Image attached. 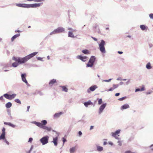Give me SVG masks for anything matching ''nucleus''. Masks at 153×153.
Instances as JSON below:
<instances>
[{
    "mask_svg": "<svg viewBox=\"0 0 153 153\" xmlns=\"http://www.w3.org/2000/svg\"><path fill=\"white\" fill-rule=\"evenodd\" d=\"M37 53L38 52H34L23 58L13 57V59L16 62L13 63V67H16L19 64L25 63L30 58L36 55Z\"/></svg>",
    "mask_w": 153,
    "mask_h": 153,
    "instance_id": "f257e3e1",
    "label": "nucleus"
},
{
    "mask_svg": "<svg viewBox=\"0 0 153 153\" xmlns=\"http://www.w3.org/2000/svg\"><path fill=\"white\" fill-rule=\"evenodd\" d=\"M31 123H32L35 124L41 128L46 130L48 131H50L52 130L51 127H48L46 126L47 123V122L46 120H43L41 121V123L37 122L36 121H32Z\"/></svg>",
    "mask_w": 153,
    "mask_h": 153,
    "instance_id": "f03ea898",
    "label": "nucleus"
},
{
    "mask_svg": "<svg viewBox=\"0 0 153 153\" xmlns=\"http://www.w3.org/2000/svg\"><path fill=\"white\" fill-rule=\"evenodd\" d=\"M49 137L48 135L43 136L39 140L40 142L43 145L47 144L48 142Z\"/></svg>",
    "mask_w": 153,
    "mask_h": 153,
    "instance_id": "7ed1b4c3",
    "label": "nucleus"
},
{
    "mask_svg": "<svg viewBox=\"0 0 153 153\" xmlns=\"http://www.w3.org/2000/svg\"><path fill=\"white\" fill-rule=\"evenodd\" d=\"M16 96L15 94H8L7 93L4 94L3 96L7 99L9 100H12L14 99Z\"/></svg>",
    "mask_w": 153,
    "mask_h": 153,
    "instance_id": "20e7f679",
    "label": "nucleus"
},
{
    "mask_svg": "<svg viewBox=\"0 0 153 153\" xmlns=\"http://www.w3.org/2000/svg\"><path fill=\"white\" fill-rule=\"evenodd\" d=\"M65 30L62 27H59L56 29L54 30L53 32H51L50 35H52L54 34H56L59 33H62Z\"/></svg>",
    "mask_w": 153,
    "mask_h": 153,
    "instance_id": "39448f33",
    "label": "nucleus"
},
{
    "mask_svg": "<svg viewBox=\"0 0 153 153\" xmlns=\"http://www.w3.org/2000/svg\"><path fill=\"white\" fill-rule=\"evenodd\" d=\"M105 42L103 40H102L100 43L99 44V48L100 50L103 53H104L105 52L104 45Z\"/></svg>",
    "mask_w": 153,
    "mask_h": 153,
    "instance_id": "423d86ee",
    "label": "nucleus"
},
{
    "mask_svg": "<svg viewBox=\"0 0 153 153\" xmlns=\"http://www.w3.org/2000/svg\"><path fill=\"white\" fill-rule=\"evenodd\" d=\"M95 57L94 56H92L90 58L88 63L87 64L88 67H91L93 66L95 60Z\"/></svg>",
    "mask_w": 153,
    "mask_h": 153,
    "instance_id": "0eeeda50",
    "label": "nucleus"
},
{
    "mask_svg": "<svg viewBox=\"0 0 153 153\" xmlns=\"http://www.w3.org/2000/svg\"><path fill=\"white\" fill-rule=\"evenodd\" d=\"M107 105L106 103H104L102 104L100 106L98 114H100L102 113Z\"/></svg>",
    "mask_w": 153,
    "mask_h": 153,
    "instance_id": "6e6552de",
    "label": "nucleus"
},
{
    "mask_svg": "<svg viewBox=\"0 0 153 153\" xmlns=\"http://www.w3.org/2000/svg\"><path fill=\"white\" fill-rule=\"evenodd\" d=\"M97 88V87L96 85H94L91 86L87 90V92L90 93L91 91H93Z\"/></svg>",
    "mask_w": 153,
    "mask_h": 153,
    "instance_id": "1a4fd4ad",
    "label": "nucleus"
},
{
    "mask_svg": "<svg viewBox=\"0 0 153 153\" xmlns=\"http://www.w3.org/2000/svg\"><path fill=\"white\" fill-rule=\"evenodd\" d=\"M41 3H36L33 4H28V8H36L39 7L41 5Z\"/></svg>",
    "mask_w": 153,
    "mask_h": 153,
    "instance_id": "9d476101",
    "label": "nucleus"
},
{
    "mask_svg": "<svg viewBox=\"0 0 153 153\" xmlns=\"http://www.w3.org/2000/svg\"><path fill=\"white\" fill-rule=\"evenodd\" d=\"M76 57L77 59H79L83 62H85L87 60V57L86 56H82L81 55H79Z\"/></svg>",
    "mask_w": 153,
    "mask_h": 153,
    "instance_id": "9b49d317",
    "label": "nucleus"
},
{
    "mask_svg": "<svg viewBox=\"0 0 153 153\" xmlns=\"http://www.w3.org/2000/svg\"><path fill=\"white\" fill-rule=\"evenodd\" d=\"M22 81L26 84L27 83V81L26 79V74L25 73L22 74L21 75Z\"/></svg>",
    "mask_w": 153,
    "mask_h": 153,
    "instance_id": "f8f14e48",
    "label": "nucleus"
},
{
    "mask_svg": "<svg viewBox=\"0 0 153 153\" xmlns=\"http://www.w3.org/2000/svg\"><path fill=\"white\" fill-rule=\"evenodd\" d=\"M58 137L56 136L53 138V140L51 142H53L55 146H57L58 145Z\"/></svg>",
    "mask_w": 153,
    "mask_h": 153,
    "instance_id": "ddd939ff",
    "label": "nucleus"
},
{
    "mask_svg": "<svg viewBox=\"0 0 153 153\" xmlns=\"http://www.w3.org/2000/svg\"><path fill=\"white\" fill-rule=\"evenodd\" d=\"M17 6L25 8H28V4H16Z\"/></svg>",
    "mask_w": 153,
    "mask_h": 153,
    "instance_id": "4468645a",
    "label": "nucleus"
},
{
    "mask_svg": "<svg viewBox=\"0 0 153 153\" xmlns=\"http://www.w3.org/2000/svg\"><path fill=\"white\" fill-rule=\"evenodd\" d=\"M93 104V102L91 100H89L84 102V105L86 107H87L88 105H92Z\"/></svg>",
    "mask_w": 153,
    "mask_h": 153,
    "instance_id": "2eb2a0df",
    "label": "nucleus"
},
{
    "mask_svg": "<svg viewBox=\"0 0 153 153\" xmlns=\"http://www.w3.org/2000/svg\"><path fill=\"white\" fill-rule=\"evenodd\" d=\"M63 114L62 112H60L59 113H56L53 115V117L54 118H58L60 116Z\"/></svg>",
    "mask_w": 153,
    "mask_h": 153,
    "instance_id": "dca6fc26",
    "label": "nucleus"
},
{
    "mask_svg": "<svg viewBox=\"0 0 153 153\" xmlns=\"http://www.w3.org/2000/svg\"><path fill=\"white\" fill-rule=\"evenodd\" d=\"M145 90V86L144 85H142V88L141 89L139 88H137L135 89V92H137L138 91H144Z\"/></svg>",
    "mask_w": 153,
    "mask_h": 153,
    "instance_id": "f3484780",
    "label": "nucleus"
},
{
    "mask_svg": "<svg viewBox=\"0 0 153 153\" xmlns=\"http://www.w3.org/2000/svg\"><path fill=\"white\" fill-rule=\"evenodd\" d=\"M120 131L121 130L120 129H118L115 131L114 132H112L111 133L112 136H117V135H118V134L120 133Z\"/></svg>",
    "mask_w": 153,
    "mask_h": 153,
    "instance_id": "a211bd4d",
    "label": "nucleus"
},
{
    "mask_svg": "<svg viewBox=\"0 0 153 153\" xmlns=\"http://www.w3.org/2000/svg\"><path fill=\"white\" fill-rule=\"evenodd\" d=\"M129 107V106L127 104H126L123 105L121 108V110H124L127 108H128Z\"/></svg>",
    "mask_w": 153,
    "mask_h": 153,
    "instance_id": "6ab92c4d",
    "label": "nucleus"
},
{
    "mask_svg": "<svg viewBox=\"0 0 153 153\" xmlns=\"http://www.w3.org/2000/svg\"><path fill=\"white\" fill-rule=\"evenodd\" d=\"M56 80L55 79H51L50 80V81L49 84L50 86H52L56 82Z\"/></svg>",
    "mask_w": 153,
    "mask_h": 153,
    "instance_id": "aec40b11",
    "label": "nucleus"
},
{
    "mask_svg": "<svg viewBox=\"0 0 153 153\" xmlns=\"http://www.w3.org/2000/svg\"><path fill=\"white\" fill-rule=\"evenodd\" d=\"M59 86L62 88V91H65V92H67L68 91V89L67 88V87L65 86L60 85Z\"/></svg>",
    "mask_w": 153,
    "mask_h": 153,
    "instance_id": "412c9836",
    "label": "nucleus"
},
{
    "mask_svg": "<svg viewBox=\"0 0 153 153\" xmlns=\"http://www.w3.org/2000/svg\"><path fill=\"white\" fill-rule=\"evenodd\" d=\"M97 151L98 152H101L103 150V148L102 146H101L98 145L96 146Z\"/></svg>",
    "mask_w": 153,
    "mask_h": 153,
    "instance_id": "4be33fe9",
    "label": "nucleus"
},
{
    "mask_svg": "<svg viewBox=\"0 0 153 153\" xmlns=\"http://www.w3.org/2000/svg\"><path fill=\"white\" fill-rule=\"evenodd\" d=\"M20 36V34H18L13 36L11 39V41L13 42L14 40Z\"/></svg>",
    "mask_w": 153,
    "mask_h": 153,
    "instance_id": "5701e85b",
    "label": "nucleus"
},
{
    "mask_svg": "<svg viewBox=\"0 0 153 153\" xmlns=\"http://www.w3.org/2000/svg\"><path fill=\"white\" fill-rule=\"evenodd\" d=\"M12 105V104L10 102H8L5 104V107L7 108H10L11 107Z\"/></svg>",
    "mask_w": 153,
    "mask_h": 153,
    "instance_id": "b1692460",
    "label": "nucleus"
},
{
    "mask_svg": "<svg viewBox=\"0 0 153 153\" xmlns=\"http://www.w3.org/2000/svg\"><path fill=\"white\" fill-rule=\"evenodd\" d=\"M140 28L142 30H147L148 27L144 25H141L140 26Z\"/></svg>",
    "mask_w": 153,
    "mask_h": 153,
    "instance_id": "393cba45",
    "label": "nucleus"
},
{
    "mask_svg": "<svg viewBox=\"0 0 153 153\" xmlns=\"http://www.w3.org/2000/svg\"><path fill=\"white\" fill-rule=\"evenodd\" d=\"M6 134H1L0 135V140H4L5 139V138Z\"/></svg>",
    "mask_w": 153,
    "mask_h": 153,
    "instance_id": "a878e982",
    "label": "nucleus"
},
{
    "mask_svg": "<svg viewBox=\"0 0 153 153\" xmlns=\"http://www.w3.org/2000/svg\"><path fill=\"white\" fill-rule=\"evenodd\" d=\"M76 150V148L75 147H73L70 149V153H73Z\"/></svg>",
    "mask_w": 153,
    "mask_h": 153,
    "instance_id": "bb28decb",
    "label": "nucleus"
},
{
    "mask_svg": "<svg viewBox=\"0 0 153 153\" xmlns=\"http://www.w3.org/2000/svg\"><path fill=\"white\" fill-rule=\"evenodd\" d=\"M68 36L74 38V37L72 32L69 31L68 34Z\"/></svg>",
    "mask_w": 153,
    "mask_h": 153,
    "instance_id": "cd10ccee",
    "label": "nucleus"
},
{
    "mask_svg": "<svg viewBox=\"0 0 153 153\" xmlns=\"http://www.w3.org/2000/svg\"><path fill=\"white\" fill-rule=\"evenodd\" d=\"M82 52L85 54H88L90 53L89 51L86 49L82 50Z\"/></svg>",
    "mask_w": 153,
    "mask_h": 153,
    "instance_id": "c85d7f7f",
    "label": "nucleus"
},
{
    "mask_svg": "<svg viewBox=\"0 0 153 153\" xmlns=\"http://www.w3.org/2000/svg\"><path fill=\"white\" fill-rule=\"evenodd\" d=\"M97 100L98 102V104L99 105H100L102 104V100L101 98L99 99L97 98Z\"/></svg>",
    "mask_w": 153,
    "mask_h": 153,
    "instance_id": "c756f323",
    "label": "nucleus"
},
{
    "mask_svg": "<svg viewBox=\"0 0 153 153\" xmlns=\"http://www.w3.org/2000/svg\"><path fill=\"white\" fill-rule=\"evenodd\" d=\"M14 101L18 104H21V102L20 100L18 99H16L14 100Z\"/></svg>",
    "mask_w": 153,
    "mask_h": 153,
    "instance_id": "7c9ffc66",
    "label": "nucleus"
},
{
    "mask_svg": "<svg viewBox=\"0 0 153 153\" xmlns=\"http://www.w3.org/2000/svg\"><path fill=\"white\" fill-rule=\"evenodd\" d=\"M62 140L63 142L62 146H63L65 142H66L67 140L66 138L65 137H63L62 138Z\"/></svg>",
    "mask_w": 153,
    "mask_h": 153,
    "instance_id": "2f4dec72",
    "label": "nucleus"
},
{
    "mask_svg": "<svg viewBox=\"0 0 153 153\" xmlns=\"http://www.w3.org/2000/svg\"><path fill=\"white\" fill-rule=\"evenodd\" d=\"M7 113H8V115L10 117V119H12V117L11 116V114L10 111V110H7Z\"/></svg>",
    "mask_w": 153,
    "mask_h": 153,
    "instance_id": "473e14b6",
    "label": "nucleus"
},
{
    "mask_svg": "<svg viewBox=\"0 0 153 153\" xmlns=\"http://www.w3.org/2000/svg\"><path fill=\"white\" fill-rule=\"evenodd\" d=\"M44 0H27V1H33L35 2H41L44 1Z\"/></svg>",
    "mask_w": 153,
    "mask_h": 153,
    "instance_id": "72a5a7b5",
    "label": "nucleus"
},
{
    "mask_svg": "<svg viewBox=\"0 0 153 153\" xmlns=\"http://www.w3.org/2000/svg\"><path fill=\"white\" fill-rule=\"evenodd\" d=\"M123 142V141L122 140H119L117 142L119 146H121L122 145Z\"/></svg>",
    "mask_w": 153,
    "mask_h": 153,
    "instance_id": "f704fd0d",
    "label": "nucleus"
},
{
    "mask_svg": "<svg viewBox=\"0 0 153 153\" xmlns=\"http://www.w3.org/2000/svg\"><path fill=\"white\" fill-rule=\"evenodd\" d=\"M6 129L5 128L3 127L2 129V133L3 134H6L5 132Z\"/></svg>",
    "mask_w": 153,
    "mask_h": 153,
    "instance_id": "c9c22d12",
    "label": "nucleus"
},
{
    "mask_svg": "<svg viewBox=\"0 0 153 153\" xmlns=\"http://www.w3.org/2000/svg\"><path fill=\"white\" fill-rule=\"evenodd\" d=\"M126 98V96L125 97H121V98H119L118 99V100H119V101H123V100L125 99Z\"/></svg>",
    "mask_w": 153,
    "mask_h": 153,
    "instance_id": "e433bc0d",
    "label": "nucleus"
},
{
    "mask_svg": "<svg viewBox=\"0 0 153 153\" xmlns=\"http://www.w3.org/2000/svg\"><path fill=\"white\" fill-rule=\"evenodd\" d=\"M119 86V85L118 84H114L113 85V87L114 89H115Z\"/></svg>",
    "mask_w": 153,
    "mask_h": 153,
    "instance_id": "4c0bfd02",
    "label": "nucleus"
},
{
    "mask_svg": "<svg viewBox=\"0 0 153 153\" xmlns=\"http://www.w3.org/2000/svg\"><path fill=\"white\" fill-rule=\"evenodd\" d=\"M38 94H39L40 96H42L43 95V93L40 91H37Z\"/></svg>",
    "mask_w": 153,
    "mask_h": 153,
    "instance_id": "58836bf2",
    "label": "nucleus"
},
{
    "mask_svg": "<svg viewBox=\"0 0 153 153\" xmlns=\"http://www.w3.org/2000/svg\"><path fill=\"white\" fill-rule=\"evenodd\" d=\"M78 136L79 137H80L82 135V133L81 131H79L78 132Z\"/></svg>",
    "mask_w": 153,
    "mask_h": 153,
    "instance_id": "ea45409f",
    "label": "nucleus"
},
{
    "mask_svg": "<svg viewBox=\"0 0 153 153\" xmlns=\"http://www.w3.org/2000/svg\"><path fill=\"white\" fill-rule=\"evenodd\" d=\"M4 142L5 143L8 145H9V143L8 142V141L7 140V139L5 138L4 140Z\"/></svg>",
    "mask_w": 153,
    "mask_h": 153,
    "instance_id": "a19ab883",
    "label": "nucleus"
},
{
    "mask_svg": "<svg viewBox=\"0 0 153 153\" xmlns=\"http://www.w3.org/2000/svg\"><path fill=\"white\" fill-rule=\"evenodd\" d=\"M37 91H36L34 92H33V93H31V95H36L37 94H38L37 92Z\"/></svg>",
    "mask_w": 153,
    "mask_h": 153,
    "instance_id": "79ce46f5",
    "label": "nucleus"
},
{
    "mask_svg": "<svg viewBox=\"0 0 153 153\" xmlns=\"http://www.w3.org/2000/svg\"><path fill=\"white\" fill-rule=\"evenodd\" d=\"M33 140V139L32 138L30 137L29 139L28 142L29 143H31L32 142Z\"/></svg>",
    "mask_w": 153,
    "mask_h": 153,
    "instance_id": "37998d69",
    "label": "nucleus"
},
{
    "mask_svg": "<svg viewBox=\"0 0 153 153\" xmlns=\"http://www.w3.org/2000/svg\"><path fill=\"white\" fill-rule=\"evenodd\" d=\"M112 79H110L108 80H103V81L104 82H110Z\"/></svg>",
    "mask_w": 153,
    "mask_h": 153,
    "instance_id": "c03bdc74",
    "label": "nucleus"
},
{
    "mask_svg": "<svg viewBox=\"0 0 153 153\" xmlns=\"http://www.w3.org/2000/svg\"><path fill=\"white\" fill-rule=\"evenodd\" d=\"M152 92V91H148L146 93V95L149 94H150Z\"/></svg>",
    "mask_w": 153,
    "mask_h": 153,
    "instance_id": "a18cd8bd",
    "label": "nucleus"
},
{
    "mask_svg": "<svg viewBox=\"0 0 153 153\" xmlns=\"http://www.w3.org/2000/svg\"><path fill=\"white\" fill-rule=\"evenodd\" d=\"M114 89V88L111 87L109 89L107 90V91H112Z\"/></svg>",
    "mask_w": 153,
    "mask_h": 153,
    "instance_id": "49530a36",
    "label": "nucleus"
},
{
    "mask_svg": "<svg viewBox=\"0 0 153 153\" xmlns=\"http://www.w3.org/2000/svg\"><path fill=\"white\" fill-rule=\"evenodd\" d=\"M149 16L150 18L153 19V14L151 13L149 14Z\"/></svg>",
    "mask_w": 153,
    "mask_h": 153,
    "instance_id": "de8ad7c7",
    "label": "nucleus"
},
{
    "mask_svg": "<svg viewBox=\"0 0 153 153\" xmlns=\"http://www.w3.org/2000/svg\"><path fill=\"white\" fill-rule=\"evenodd\" d=\"M113 137H114L116 139L118 140H120L121 139L120 138L117 137V136H114Z\"/></svg>",
    "mask_w": 153,
    "mask_h": 153,
    "instance_id": "09e8293b",
    "label": "nucleus"
},
{
    "mask_svg": "<svg viewBox=\"0 0 153 153\" xmlns=\"http://www.w3.org/2000/svg\"><path fill=\"white\" fill-rule=\"evenodd\" d=\"M133 139V137H131L130 138H129L128 139V142H129L131 141Z\"/></svg>",
    "mask_w": 153,
    "mask_h": 153,
    "instance_id": "8fccbe9b",
    "label": "nucleus"
},
{
    "mask_svg": "<svg viewBox=\"0 0 153 153\" xmlns=\"http://www.w3.org/2000/svg\"><path fill=\"white\" fill-rule=\"evenodd\" d=\"M146 67H151V64L150 62L148 63L146 66Z\"/></svg>",
    "mask_w": 153,
    "mask_h": 153,
    "instance_id": "3c124183",
    "label": "nucleus"
},
{
    "mask_svg": "<svg viewBox=\"0 0 153 153\" xmlns=\"http://www.w3.org/2000/svg\"><path fill=\"white\" fill-rule=\"evenodd\" d=\"M68 30H71L73 32H75V31H76V30H73L71 28H68Z\"/></svg>",
    "mask_w": 153,
    "mask_h": 153,
    "instance_id": "603ef678",
    "label": "nucleus"
},
{
    "mask_svg": "<svg viewBox=\"0 0 153 153\" xmlns=\"http://www.w3.org/2000/svg\"><path fill=\"white\" fill-rule=\"evenodd\" d=\"M108 143L109 144L111 145V146H112L113 145V143L112 142H108Z\"/></svg>",
    "mask_w": 153,
    "mask_h": 153,
    "instance_id": "864d4df0",
    "label": "nucleus"
},
{
    "mask_svg": "<svg viewBox=\"0 0 153 153\" xmlns=\"http://www.w3.org/2000/svg\"><path fill=\"white\" fill-rule=\"evenodd\" d=\"M37 59L38 60H41V61L42 60V58L40 57H38L37 58Z\"/></svg>",
    "mask_w": 153,
    "mask_h": 153,
    "instance_id": "5fc2aeb1",
    "label": "nucleus"
},
{
    "mask_svg": "<svg viewBox=\"0 0 153 153\" xmlns=\"http://www.w3.org/2000/svg\"><path fill=\"white\" fill-rule=\"evenodd\" d=\"M120 95V93H116L115 94V96L117 97V96H119Z\"/></svg>",
    "mask_w": 153,
    "mask_h": 153,
    "instance_id": "6e6d98bb",
    "label": "nucleus"
},
{
    "mask_svg": "<svg viewBox=\"0 0 153 153\" xmlns=\"http://www.w3.org/2000/svg\"><path fill=\"white\" fill-rule=\"evenodd\" d=\"M122 79L121 77H119L117 79V80H122Z\"/></svg>",
    "mask_w": 153,
    "mask_h": 153,
    "instance_id": "4d7b16f0",
    "label": "nucleus"
},
{
    "mask_svg": "<svg viewBox=\"0 0 153 153\" xmlns=\"http://www.w3.org/2000/svg\"><path fill=\"white\" fill-rule=\"evenodd\" d=\"M108 143L106 141H104V142L103 143V145H107V144Z\"/></svg>",
    "mask_w": 153,
    "mask_h": 153,
    "instance_id": "13d9d810",
    "label": "nucleus"
},
{
    "mask_svg": "<svg viewBox=\"0 0 153 153\" xmlns=\"http://www.w3.org/2000/svg\"><path fill=\"white\" fill-rule=\"evenodd\" d=\"M94 126H90V130H91L92 129L94 128Z\"/></svg>",
    "mask_w": 153,
    "mask_h": 153,
    "instance_id": "bf43d9fd",
    "label": "nucleus"
},
{
    "mask_svg": "<svg viewBox=\"0 0 153 153\" xmlns=\"http://www.w3.org/2000/svg\"><path fill=\"white\" fill-rule=\"evenodd\" d=\"M123 82L121 81L120 82L119 84H118L119 85V86L120 85H123Z\"/></svg>",
    "mask_w": 153,
    "mask_h": 153,
    "instance_id": "052dcab7",
    "label": "nucleus"
},
{
    "mask_svg": "<svg viewBox=\"0 0 153 153\" xmlns=\"http://www.w3.org/2000/svg\"><path fill=\"white\" fill-rule=\"evenodd\" d=\"M131 151H127L125 152L124 153H130Z\"/></svg>",
    "mask_w": 153,
    "mask_h": 153,
    "instance_id": "680f3d73",
    "label": "nucleus"
},
{
    "mask_svg": "<svg viewBox=\"0 0 153 153\" xmlns=\"http://www.w3.org/2000/svg\"><path fill=\"white\" fill-rule=\"evenodd\" d=\"M33 149V146H31V147L30 150H29V151H30V152H31V151H32V149Z\"/></svg>",
    "mask_w": 153,
    "mask_h": 153,
    "instance_id": "e2e57ef3",
    "label": "nucleus"
},
{
    "mask_svg": "<svg viewBox=\"0 0 153 153\" xmlns=\"http://www.w3.org/2000/svg\"><path fill=\"white\" fill-rule=\"evenodd\" d=\"M30 106H27V111H29V109H30Z\"/></svg>",
    "mask_w": 153,
    "mask_h": 153,
    "instance_id": "0e129e2a",
    "label": "nucleus"
},
{
    "mask_svg": "<svg viewBox=\"0 0 153 153\" xmlns=\"http://www.w3.org/2000/svg\"><path fill=\"white\" fill-rule=\"evenodd\" d=\"M16 125H14V124H12L11 127H12V128H15V127H16Z\"/></svg>",
    "mask_w": 153,
    "mask_h": 153,
    "instance_id": "69168bd1",
    "label": "nucleus"
},
{
    "mask_svg": "<svg viewBox=\"0 0 153 153\" xmlns=\"http://www.w3.org/2000/svg\"><path fill=\"white\" fill-rule=\"evenodd\" d=\"M9 122H4V124H5V125H9Z\"/></svg>",
    "mask_w": 153,
    "mask_h": 153,
    "instance_id": "338daca9",
    "label": "nucleus"
},
{
    "mask_svg": "<svg viewBox=\"0 0 153 153\" xmlns=\"http://www.w3.org/2000/svg\"><path fill=\"white\" fill-rule=\"evenodd\" d=\"M3 97H4L3 96H1L0 97V100H3Z\"/></svg>",
    "mask_w": 153,
    "mask_h": 153,
    "instance_id": "774afa93",
    "label": "nucleus"
}]
</instances>
